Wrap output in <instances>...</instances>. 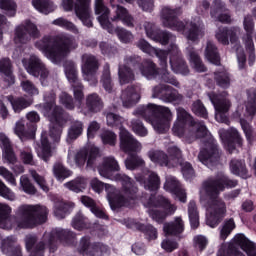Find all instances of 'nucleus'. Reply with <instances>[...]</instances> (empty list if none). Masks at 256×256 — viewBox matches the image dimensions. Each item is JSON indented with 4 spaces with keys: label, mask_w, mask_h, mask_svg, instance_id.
<instances>
[{
    "label": "nucleus",
    "mask_w": 256,
    "mask_h": 256,
    "mask_svg": "<svg viewBox=\"0 0 256 256\" xmlns=\"http://www.w3.org/2000/svg\"><path fill=\"white\" fill-rule=\"evenodd\" d=\"M235 227V220L233 218L226 219L223 222L222 229L220 230L221 241H225L227 237L233 233V229H235Z\"/></svg>",
    "instance_id": "6e6d98bb"
},
{
    "label": "nucleus",
    "mask_w": 256,
    "mask_h": 256,
    "mask_svg": "<svg viewBox=\"0 0 256 256\" xmlns=\"http://www.w3.org/2000/svg\"><path fill=\"white\" fill-rule=\"evenodd\" d=\"M144 29L149 39H152L157 43H161V45H169V39H171V33L162 31L161 29L157 28L155 24L151 22H146L144 24Z\"/></svg>",
    "instance_id": "412c9836"
},
{
    "label": "nucleus",
    "mask_w": 256,
    "mask_h": 256,
    "mask_svg": "<svg viewBox=\"0 0 256 256\" xmlns=\"http://www.w3.org/2000/svg\"><path fill=\"white\" fill-rule=\"evenodd\" d=\"M2 252L7 256H23L21 246L17 244L15 236H8L2 240Z\"/></svg>",
    "instance_id": "c756f323"
},
{
    "label": "nucleus",
    "mask_w": 256,
    "mask_h": 256,
    "mask_svg": "<svg viewBox=\"0 0 256 256\" xmlns=\"http://www.w3.org/2000/svg\"><path fill=\"white\" fill-rule=\"evenodd\" d=\"M149 215L151 219H153V221H156V223H159V225H161L165 223V219H167L169 215H173V214H169L168 210L150 209Z\"/></svg>",
    "instance_id": "0e129e2a"
},
{
    "label": "nucleus",
    "mask_w": 256,
    "mask_h": 256,
    "mask_svg": "<svg viewBox=\"0 0 256 256\" xmlns=\"http://www.w3.org/2000/svg\"><path fill=\"white\" fill-rule=\"evenodd\" d=\"M239 33L238 27H219L216 33V39L222 45H229V39L231 43H237L238 37L237 34Z\"/></svg>",
    "instance_id": "a878e982"
},
{
    "label": "nucleus",
    "mask_w": 256,
    "mask_h": 256,
    "mask_svg": "<svg viewBox=\"0 0 256 256\" xmlns=\"http://www.w3.org/2000/svg\"><path fill=\"white\" fill-rule=\"evenodd\" d=\"M147 203L148 207H160L161 209L168 211L169 215H174L175 211H177V207L171 204V201L163 195L151 194Z\"/></svg>",
    "instance_id": "b1692460"
},
{
    "label": "nucleus",
    "mask_w": 256,
    "mask_h": 256,
    "mask_svg": "<svg viewBox=\"0 0 256 256\" xmlns=\"http://www.w3.org/2000/svg\"><path fill=\"white\" fill-rule=\"evenodd\" d=\"M52 173L57 181L63 182L73 175V171L69 170L63 163L55 162L52 168Z\"/></svg>",
    "instance_id": "ea45409f"
},
{
    "label": "nucleus",
    "mask_w": 256,
    "mask_h": 256,
    "mask_svg": "<svg viewBox=\"0 0 256 256\" xmlns=\"http://www.w3.org/2000/svg\"><path fill=\"white\" fill-rule=\"evenodd\" d=\"M116 181H121L122 183V194L117 192L115 187H107V199L112 211H119L123 207H128L131 209L135 207V203L141 199V194L139 193V187L131 177L125 174H116Z\"/></svg>",
    "instance_id": "7ed1b4c3"
},
{
    "label": "nucleus",
    "mask_w": 256,
    "mask_h": 256,
    "mask_svg": "<svg viewBox=\"0 0 256 256\" xmlns=\"http://www.w3.org/2000/svg\"><path fill=\"white\" fill-rule=\"evenodd\" d=\"M134 115L142 117V119L151 123L157 133H165L171 127V122L173 121V113L169 107L159 106L153 103L139 106L134 111Z\"/></svg>",
    "instance_id": "39448f33"
},
{
    "label": "nucleus",
    "mask_w": 256,
    "mask_h": 256,
    "mask_svg": "<svg viewBox=\"0 0 256 256\" xmlns=\"http://www.w3.org/2000/svg\"><path fill=\"white\" fill-rule=\"evenodd\" d=\"M243 27L245 30V34L242 37V41L245 45V49L248 53V65L249 67H253L256 61L255 55V43L253 42V33L255 31V22L253 21V17L251 15H247L243 20Z\"/></svg>",
    "instance_id": "9b49d317"
},
{
    "label": "nucleus",
    "mask_w": 256,
    "mask_h": 256,
    "mask_svg": "<svg viewBox=\"0 0 256 256\" xmlns=\"http://www.w3.org/2000/svg\"><path fill=\"white\" fill-rule=\"evenodd\" d=\"M0 73L4 77L5 83L8 85L15 84V75H13V64H11V59L3 58L0 60Z\"/></svg>",
    "instance_id": "f704fd0d"
},
{
    "label": "nucleus",
    "mask_w": 256,
    "mask_h": 256,
    "mask_svg": "<svg viewBox=\"0 0 256 256\" xmlns=\"http://www.w3.org/2000/svg\"><path fill=\"white\" fill-rule=\"evenodd\" d=\"M219 145L216 143H209L208 146L202 149L198 155L199 161L203 163V165H209V163H215L219 161Z\"/></svg>",
    "instance_id": "4be33fe9"
},
{
    "label": "nucleus",
    "mask_w": 256,
    "mask_h": 256,
    "mask_svg": "<svg viewBox=\"0 0 256 256\" xmlns=\"http://www.w3.org/2000/svg\"><path fill=\"white\" fill-rule=\"evenodd\" d=\"M66 187L70 191H74V193H81V191L87 187V183L85 182V178L77 177L76 179L67 182Z\"/></svg>",
    "instance_id": "bf43d9fd"
},
{
    "label": "nucleus",
    "mask_w": 256,
    "mask_h": 256,
    "mask_svg": "<svg viewBox=\"0 0 256 256\" xmlns=\"http://www.w3.org/2000/svg\"><path fill=\"white\" fill-rule=\"evenodd\" d=\"M136 229L137 231H140V233H143L147 241H155L158 237L157 228L151 224L137 223Z\"/></svg>",
    "instance_id": "37998d69"
},
{
    "label": "nucleus",
    "mask_w": 256,
    "mask_h": 256,
    "mask_svg": "<svg viewBox=\"0 0 256 256\" xmlns=\"http://www.w3.org/2000/svg\"><path fill=\"white\" fill-rule=\"evenodd\" d=\"M49 210L41 205H21L16 211L19 229H35L38 225L47 222Z\"/></svg>",
    "instance_id": "423d86ee"
},
{
    "label": "nucleus",
    "mask_w": 256,
    "mask_h": 256,
    "mask_svg": "<svg viewBox=\"0 0 256 256\" xmlns=\"http://www.w3.org/2000/svg\"><path fill=\"white\" fill-rule=\"evenodd\" d=\"M192 113L197 117H201L202 119H209V113L207 112V108L201 100H196L192 104Z\"/></svg>",
    "instance_id": "052dcab7"
},
{
    "label": "nucleus",
    "mask_w": 256,
    "mask_h": 256,
    "mask_svg": "<svg viewBox=\"0 0 256 256\" xmlns=\"http://www.w3.org/2000/svg\"><path fill=\"white\" fill-rule=\"evenodd\" d=\"M170 65L172 71L179 75H188L189 74V66L185 59H183V54L180 52L177 46L172 47V51L170 52Z\"/></svg>",
    "instance_id": "a211bd4d"
},
{
    "label": "nucleus",
    "mask_w": 256,
    "mask_h": 256,
    "mask_svg": "<svg viewBox=\"0 0 256 256\" xmlns=\"http://www.w3.org/2000/svg\"><path fill=\"white\" fill-rule=\"evenodd\" d=\"M26 71L29 75H32V77L39 79L42 87L49 85V70L39 57L35 55L30 56L26 64Z\"/></svg>",
    "instance_id": "f8f14e48"
},
{
    "label": "nucleus",
    "mask_w": 256,
    "mask_h": 256,
    "mask_svg": "<svg viewBox=\"0 0 256 256\" xmlns=\"http://www.w3.org/2000/svg\"><path fill=\"white\" fill-rule=\"evenodd\" d=\"M144 187L148 191H158L161 187V178L155 172L150 173L148 179L144 182Z\"/></svg>",
    "instance_id": "864d4df0"
},
{
    "label": "nucleus",
    "mask_w": 256,
    "mask_h": 256,
    "mask_svg": "<svg viewBox=\"0 0 256 256\" xmlns=\"http://www.w3.org/2000/svg\"><path fill=\"white\" fill-rule=\"evenodd\" d=\"M196 125L195 119H193V116L189 112L185 111V108L179 107L177 109V120L172 128L174 135L183 137L188 127H195Z\"/></svg>",
    "instance_id": "4468645a"
},
{
    "label": "nucleus",
    "mask_w": 256,
    "mask_h": 256,
    "mask_svg": "<svg viewBox=\"0 0 256 256\" xmlns=\"http://www.w3.org/2000/svg\"><path fill=\"white\" fill-rule=\"evenodd\" d=\"M41 32L35 23L30 20L25 22V25L18 26L15 29V42L25 45L31 41V39H39Z\"/></svg>",
    "instance_id": "ddd939ff"
},
{
    "label": "nucleus",
    "mask_w": 256,
    "mask_h": 256,
    "mask_svg": "<svg viewBox=\"0 0 256 256\" xmlns=\"http://www.w3.org/2000/svg\"><path fill=\"white\" fill-rule=\"evenodd\" d=\"M26 119L28 121L26 123V127L28 128L30 135H35V133H37V123L41 121L39 113L36 111H31L26 115Z\"/></svg>",
    "instance_id": "8fccbe9b"
},
{
    "label": "nucleus",
    "mask_w": 256,
    "mask_h": 256,
    "mask_svg": "<svg viewBox=\"0 0 256 256\" xmlns=\"http://www.w3.org/2000/svg\"><path fill=\"white\" fill-rule=\"evenodd\" d=\"M205 57L210 63H212V65H216L217 67L221 65V54H219V48H217V46L211 41L207 42Z\"/></svg>",
    "instance_id": "e433bc0d"
},
{
    "label": "nucleus",
    "mask_w": 256,
    "mask_h": 256,
    "mask_svg": "<svg viewBox=\"0 0 256 256\" xmlns=\"http://www.w3.org/2000/svg\"><path fill=\"white\" fill-rule=\"evenodd\" d=\"M64 245H73L75 243V233L71 230H55L49 234H44L43 241L37 243L31 252L30 256H45V248L47 247L50 253L57 251V243Z\"/></svg>",
    "instance_id": "0eeeda50"
},
{
    "label": "nucleus",
    "mask_w": 256,
    "mask_h": 256,
    "mask_svg": "<svg viewBox=\"0 0 256 256\" xmlns=\"http://www.w3.org/2000/svg\"><path fill=\"white\" fill-rule=\"evenodd\" d=\"M10 103L14 113H21V111L27 109V107H31V101L25 99V97L12 98L10 99Z\"/></svg>",
    "instance_id": "603ef678"
},
{
    "label": "nucleus",
    "mask_w": 256,
    "mask_h": 256,
    "mask_svg": "<svg viewBox=\"0 0 256 256\" xmlns=\"http://www.w3.org/2000/svg\"><path fill=\"white\" fill-rule=\"evenodd\" d=\"M165 191L172 193L180 201V203H187V193L181 188V183L175 178H169L164 184Z\"/></svg>",
    "instance_id": "bb28decb"
},
{
    "label": "nucleus",
    "mask_w": 256,
    "mask_h": 256,
    "mask_svg": "<svg viewBox=\"0 0 256 256\" xmlns=\"http://www.w3.org/2000/svg\"><path fill=\"white\" fill-rule=\"evenodd\" d=\"M106 123L108 127H118L121 131L123 128V117L113 113V112H108L106 114Z\"/></svg>",
    "instance_id": "e2e57ef3"
},
{
    "label": "nucleus",
    "mask_w": 256,
    "mask_h": 256,
    "mask_svg": "<svg viewBox=\"0 0 256 256\" xmlns=\"http://www.w3.org/2000/svg\"><path fill=\"white\" fill-rule=\"evenodd\" d=\"M237 185H239V180L231 179L229 176L210 179L203 183L205 195L208 197V207L211 209L206 224L212 229L218 227L227 213V204L223 199L219 198V195L225 189H234Z\"/></svg>",
    "instance_id": "f257e3e1"
},
{
    "label": "nucleus",
    "mask_w": 256,
    "mask_h": 256,
    "mask_svg": "<svg viewBox=\"0 0 256 256\" xmlns=\"http://www.w3.org/2000/svg\"><path fill=\"white\" fill-rule=\"evenodd\" d=\"M72 227H74L77 231H83V229H89L91 227V223H89V219L83 216V213L78 212L72 220Z\"/></svg>",
    "instance_id": "3c124183"
},
{
    "label": "nucleus",
    "mask_w": 256,
    "mask_h": 256,
    "mask_svg": "<svg viewBox=\"0 0 256 256\" xmlns=\"http://www.w3.org/2000/svg\"><path fill=\"white\" fill-rule=\"evenodd\" d=\"M120 149L124 153H135L139 149V142L126 129L120 130Z\"/></svg>",
    "instance_id": "393cba45"
},
{
    "label": "nucleus",
    "mask_w": 256,
    "mask_h": 256,
    "mask_svg": "<svg viewBox=\"0 0 256 256\" xmlns=\"http://www.w3.org/2000/svg\"><path fill=\"white\" fill-rule=\"evenodd\" d=\"M41 160L45 163H49L51 157H53V151L51 150V142L47 137V133L41 135V152L39 154Z\"/></svg>",
    "instance_id": "58836bf2"
},
{
    "label": "nucleus",
    "mask_w": 256,
    "mask_h": 256,
    "mask_svg": "<svg viewBox=\"0 0 256 256\" xmlns=\"http://www.w3.org/2000/svg\"><path fill=\"white\" fill-rule=\"evenodd\" d=\"M148 157L152 163L160 165V167H171L169 156L161 150H151L148 152Z\"/></svg>",
    "instance_id": "4c0bfd02"
},
{
    "label": "nucleus",
    "mask_w": 256,
    "mask_h": 256,
    "mask_svg": "<svg viewBox=\"0 0 256 256\" xmlns=\"http://www.w3.org/2000/svg\"><path fill=\"white\" fill-rule=\"evenodd\" d=\"M152 97L160 99L164 103H174V101H181L183 99V96L179 94L177 89L165 84L154 87Z\"/></svg>",
    "instance_id": "f3484780"
},
{
    "label": "nucleus",
    "mask_w": 256,
    "mask_h": 256,
    "mask_svg": "<svg viewBox=\"0 0 256 256\" xmlns=\"http://www.w3.org/2000/svg\"><path fill=\"white\" fill-rule=\"evenodd\" d=\"M179 15H181V8L171 9L164 7L161 12L164 27L176 29L177 31H187V39L189 41H197L199 39V26L197 23L190 22V24L185 25V23L179 21Z\"/></svg>",
    "instance_id": "6e6552de"
},
{
    "label": "nucleus",
    "mask_w": 256,
    "mask_h": 256,
    "mask_svg": "<svg viewBox=\"0 0 256 256\" xmlns=\"http://www.w3.org/2000/svg\"><path fill=\"white\" fill-rule=\"evenodd\" d=\"M86 107L90 113H99L103 109V101L96 93L90 94L86 98Z\"/></svg>",
    "instance_id": "79ce46f5"
},
{
    "label": "nucleus",
    "mask_w": 256,
    "mask_h": 256,
    "mask_svg": "<svg viewBox=\"0 0 256 256\" xmlns=\"http://www.w3.org/2000/svg\"><path fill=\"white\" fill-rule=\"evenodd\" d=\"M118 77L121 85H127V83H131V81H135V73H133L131 67L127 65L119 66Z\"/></svg>",
    "instance_id": "c03bdc74"
},
{
    "label": "nucleus",
    "mask_w": 256,
    "mask_h": 256,
    "mask_svg": "<svg viewBox=\"0 0 256 256\" xmlns=\"http://www.w3.org/2000/svg\"><path fill=\"white\" fill-rule=\"evenodd\" d=\"M234 245L245 251L247 256H256V245L247 239L245 234H237L234 237Z\"/></svg>",
    "instance_id": "473e14b6"
},
{
    "label": "nucleus",
    "mask_w": 256,
    "mask_h": 256,
    "mask_svg": "<svg viewBox=\"0 0 256 256\" xmlns=\"http://www.w3.org/2000/svg\"><path fill=\"white\" fill-rule=\"evenodd\" d=\"M35 47L42 51L52 63H61L79 45L75 37L69 34H59L55 36L44 35L42 39L35 42Z\"/></svg>",
    "instance_id": "f03ea898"
},
{
    "label": "nucleus",
    "mask_w": 256,
    "mask_h": 256,
    "mask_svg": "<svg viewBox=\"0 0 256 256\" xmlns=\"http://www.w3.org/2000/svg\"><path fill=\"white\" fill-rule=\"evenodd\" d=\"M210 101H212L216 113L220 115L223 122L227 121V116H225V113L229 111V107H231V102L227 99H220L219 95L212 93L209 95Z\"/></svg>",
    "instance_id": "7c9ffc66"
},
{
    "label": "nucleus",
    "mask_w": 256,
    "mask_h": 256,
    "mask_svg": "<svg viewBox=\"0 0 256 256\" xmlns=\"http://www.w3.org/2000/svg\"><path fill=\"white\" fill-rule=\"evenodd\" d=\"M214 81L221 89H229L231 87V76L227 71L214 72Z\"/></svg>",
    "instance_id": "49530a36"
},
{
    "label": "nucleus",
    "mask_w": 256,
    "mask_h": 256,
    "mask_svg": "<svg viewBox=\"0 0 256 256\" xmlns=\"http://www.w3.org/2000/svg\"><path fill=\"white\" fill-rule=\"evenodd\" d=\"M139 99H141V95L139 94V87L136 85H130L122 91L121 101L123 107H126L127 109L133 107V105H137Z\"/></svg>",
    "instance_id": "5701e85b"
},
{
    "label": "nucleus",
    "mask_w": 256,
    "mask_h": 256,
    "mask_svg": "<svg viewBox=\"0 0 256 256\" xmlns=\"http://www.w3.org/2000/svg\"><path fill=\"white\" fill-rule=\"evenodd\" d=\"M163 231L167 237H178V235L185 231L183 218L176 217L174 221L164 223Z\"/></svg>",
    "instance_id": "c85d7f7f"
},
{
    "label": "nucleus",
    "mask_w": 256,
    "mask_h": 256,
    "mask_svg": "<svg viewBox=\"0 0 256 256\" xmlns=\"http://www.w3.org/2000/svg\"><path fill=\"white\" fill-rule=\"evenodd\" d=\"M114 9V15L110 17L111 21H122L124 25L127 27H134L133 25V16L129 14V11L127 8L116 5L113 6Z\"/></svg>",
    "instance_id": "2f4dec72"
},
{
    "label": "nucleus",
    "mask_w": 256,
    "mask_h": 256,
    "mask_svg": "<svg viewBox=\"0 0 256 256\" xmlns=\"http://www.w3.org/2000/svg\"><path fill=\"white\" fill-rule=\"evenodd\" d=\"M83 133V122H74L68 130V137L72 141H75Z\"/></svg>",
    "instance_id": "338daca9"
},
{
    "label": "nucleus",
    "mask_w": 256,
    "mask_h": 256,
    "mask_svg": "<svg viewBox=\"0 0 256 256\" xmlns=\"http://www.w3.org/2000/svg\"><path fill=\"white\" fill-rule=\"evenodd\" d=\"M103 145H109V147H115L117 145V134L111 130H105L100 135Z\"/></svg>",
    "instance_id": "69168bd1"
},
{
    "label": "nucleus",
    "mask_w": 256,
    "mask_h": 256,
    "mask_svg": "<svg viewBox=\"0 0 256 256\" xmlns=\"http://www.w3.org/2000/svg\"><path fill=\"white\" fill-rule=\"evenodd\" d=\"M57 95L53 90L44 93V103L39 105L41 113L50 123V138L54 143H59L63 129L67 124V114L65 109L57 106Z\"/></svg>",
    "instance_id": "20e7f679"
},
{
    "label": "nucleus",
    "mask_w": 256,
    "mask_h": 256,
    "mask_svg": "<svg viewBox=\"0 0 256 256\" xmlns=\"http://www.w3.org/2000/svg\"><path fill=\"white\" fill-rule=\"evenodd\" d=\"M97 157H99V148H84L76 153L74 161L79 169H83L85 167V164L86 169H93V167H95Z\"/></svg>",
    "instance_id": "dca6fc26"
},
{
    "label": "nucleus",
    "mask_w": 256,
    "mask_h": 256,
    "mask_svg": "<svg viewBox=\"0 0 256 256\" xmlns=\"http://www.w3.org/2000/svg\"><path fill=\"white\" fill-rule=\"evenodd\" d=\"M188 217L191 225V229L199 228V210H197V204L195 201H190L188 204Z\"/></svg>",
    "instance_id": "de8ad7c7"
},
{
    "label": "nucleus",
    "mask_w": 256,
    "mask_h": 256,
    "mask_svg": "<svg viewBox=\"0 0 256 256\" xmlns=\"http://www.w3.org/2000/svg\"><path fill=\"white\" fill-rule=\"evenodd\" d=\"M65 11L74 9L76 17L85 25L93 27V16L91 15V0H63Z\"/></svg>",
    "instance_id": "9d476101"
},
{
    "label": "nucleus",
    "mask_w": 256,
    "mask_h": 256,
    "mask_svg": "<svg viewBox=\"0 0 256 256\" xmlns=\"http://www.w3.org/2000/svg\"><path fill=\"white\" fill-rule=\"evenodd\" d=\"M109 13V8L105 6L103 0H95V14L99 15L97 20L101 27L108 31V33H113V31H116L118 38L122 43H130L131 39H133V34L124 28L115 29L111 21H109Z\"/></svg>",
    "instance_id": "1a4fd4ad"
},
{
    "label": "nucleus",
    "mask_w": 256,
    "mask_h": 256,
    "mask_svg": "<svg viewBox=\"0 0 256 256\" xmlns=\"http://www.w3.org/2000/svg\"><path fill=\"white\" fill-rule=\"evenodd\" d=\"M158 75L162 83H169L174 87H179V81L173 76V74H171L169 70H167V67H163L162 69H160Z\"/></svg>",
    "instance_id": "13d9d810"
},
{
    "label": "nucleus",
    "mask_w": 256,
    "mask_h": 256,
    "mask_svg": "<svg viewBox=\"0 0 256 256\" xmlns=\"http://www.w3.org/2000/svg\"><path fill=\"white\" fill-rule=\"evenodd\" d=\"M82 73L84 78L88 81H95V76L97 75V71H99V59L92 54H84L82 55Z\"/></svg>",
    "instance_id": "6ab92c4d"
},
{
    "label": "nucleus",
    "mask_w": 256,
    "mask_h": 256,
    "mask_svg": "<svg viewBox=\"0 0 256 256\" xmlns=\"http://www.w3.org/2000/svg\"><path fill=\"white\" fill-rule=\"evenodd\" d=\"M71 213V206L65 202H56L54 205V215L58 219H65Z\"/></svg>",
    "instance_id": "5fc2aeb1"
},
{
    "label": "nucleus",
    "mask_w": 256,
    "mask_h": 256,
    "mask_svg": "<svg viewBox=\"0 0 256 256\" xmlns=\"http://www.w3.org/2000/svg\"><path fill=\"white\" fill-rule=\"evenodd\" d=\"M101 83L107 93H111L113 91V80L111 79V66L109 63H105L103 66Z\"/></svg>",
    "instance_id": "a18cd8bd"
},
{
    "label": "nucleus",
    "mask_w": 256,
    "mask_h": 256,
    "mask_svg": "<svg viewBox=\"0 0 256 256\" xmlns=\"http://www.w3.org/2000/svg\"><path fill=\"white\" fill-rule=\"evenodd\" d=\"M32 6L43 15H49V13H53L57 9L55 3L51 0H32Z\"/></svg>",
    "instance_id": "a19ab883"
},
{
    "label": "nucleus",
    "mask_w": 256,
    "mask_h": 256,
    "mask_svg": "<svg viewBox=\"0 0 256 256\" xmlns=\"http://www.w3.org/2000/svg\"><path fill=\"white\" fill-rule=\"evenodd\" d=\"M190 63H192L195 71L198 73H205L207 71V67H205V64H203V61L201 60V57H199V54H197L195 51H191L190 54Z\"/></svg>",
    "instance_id": "680f3d73"
},
{
    "label": "nucleus",
    "mask_w": 256,
    "mask_h": 256,
    "mask_svg": "<svg viewBox=\"0 0 256 256\" xmlns=\"http://www.w3.org/2000/svg\"><path fill=\"white\" fill-rule=\"evenodd\" d=\"M246 111L250 117H253L256 114V87L249 94V101L246 106Z\"/></svg>",
    "instance_id": "774afa93"
},
{
    "label": "nucleus",
    "mask_w": 256,
    "mask_h": 256,
    "mask_svg": "<svg viewBox=\"0 0 256 256\" xmlns=\"http://www.w3.org/2000/svg\"><path fill=\"white\" fill-rule=\"evenodd\" d=\"M220 137L229 153H233L237 147H243V138L237 129L224 131Z\"/></svg>",
    "instance_id": "aec40b11"
},
{
    "label": "nucleus",
    "mask_w": 256,
    "mask_h": 256,
    "mask_svg": "<svg viewBox=\"0 0 256 256\" xmlns=\"http://www.w3.org/2000/svg\"><path fill=\"white\" fill-rule=\"evenodd\" d=\"M160 70L155 62L146 59L142 61L139 71L146 79H157Z\"/></svg>",
    "instance_id": "72a5a7b5"
},
{
    "label": "nucleus",
    "mask_w": 256,
    "mask_h": 256,
    "mask_svg": "<svg viewBox=\"0 0 256 256\" xmlns=\"http://www.w3.org/2000/svg\"><path fill=\"white\" fill-rule=\"evenodd\" d=\"M77 250L83 256H96L98 253H107L109 247L101 242L91 243V237L83 236L80 239Z\"/></svg>",
    "instance_id": "2eb2a0df"
},
{
    "label": "nucleus",
    "mask_w": 256,
    "mask_h": 256,
    "mask_svg": "<svg viewBox=\"0 0 256 256\" xmlns=\"http://www.w3.org/2000/svg\"><path fill=\"white\" fill-rule=\"evenodd\" d=\"M230 171L232 175H236V177H241V179H249V170L247 169L245 160L232 159L230 161Z\"/></svg>",
    "instance_id": "c9c22d12"
},
{
    "label": "nucleus",
    "mask_w": 256,
    "mask_h": 256,
    "mask_svg": "<svg viewBox=\"0 0 256 256\" xmlns=\"http://www.w3.org/2000/svg\"><path fill=\"white\" fill-rule=\"evenodd\" d=\"M0 9L5 11L8 17H15L17 15V3L13 0H0Z\"/></svg>",
    "instance_id": "4d7b16f0"
},
{
    "label": "nucleus",
    "mask_w": 256,
    "mask_h": 256,
    "mask_svg": "<svg viewBox=\"0 0 256 256\" xmlns=\"http://www.w3.org/2000/svg\"><path fill=\"white\" fill-rule=\"evenodd\" d=\"M143 165H145V161L136 153H130L125 160L126 169H129L130 171H135V169L143 167Z\"/></svg>",
    "instance_id": "09e8293b"
},
{
    "label": "nucleus",
    "mask_w": 256,
    "mask_h": 256,
    "mask_svg": "<svg viewBox=\"0 0 256 256\" xmlns=\"http://www.w3.org/2000/svg\"><path fill=\"white\" fill-rule=\"evenodd\" d=\"M119 162L113 156L104 157L102 164L98 167L101 177L109 179L115 171H120Z\"/></svg>",
    "instance_id": "cd10ccee"
}]
</instances>
